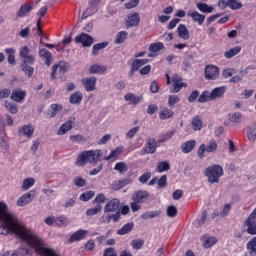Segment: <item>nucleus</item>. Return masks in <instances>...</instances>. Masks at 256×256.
I'll list each match as a JSON object with an SVG mask.
<instances>
[{"mask_svg":"<svg viewBox=\"0 0 256 256\" xmlns=\"http://www.w3.org/2000/svg\"><path fill=\"white\" fill-rule=\"evenodd\" d=\"M157 151V140L155 138H147L144 147L142 148L141 155H153Z\"/></svg>","mask_w":256,"mask_h":256,"instance_id":"5","label":"nucleus"},{"mask_svg":"<svg viewBox=\"0 0 256 256\" xmlns=\"http://www.w3.org/2000/svg\"><path fill=\"white\" fill-rule=\"evenodd\" d=\"M89 231L79 229L78 231L74 232L69 239V243H75L77 241H83V239H87V235Z\"/></svg>","mask_w":256,"mask_h":256,"instance_id":"16","label":"nucleus"},{"mask_svg":"<svg viewBox=\"0 0 256 256\" xmlns=\"http://www.w3.org/2000/svg\"><path fill=\"white\" fill-rule=\"evenodd\" d=\"M247 138L252 143H254V141H256V126L251 127V128L248 129Z\"/></svg>","mask_w":256,"mask_h":256,"instance_id":"55","label":"nucleus"},{"mask_svg":"<svg viewBox=\"0 0 256 256\" xmlns=\"http://www.w3.org/2000/svg\"><path fill=\"white\" fill-rule=\"evenodd\" d=\"M162 49H165V45L162 42L153 43L149 46L151 53H159Z\"/></svg>","mask_w":256,"mask_h":256,"instance_id":"44","label":"nucleus"},{"mask_svg":"<svg viewBox=\"0 0 256 256\" xmlns=\"http://www.w3.org/2000/svg\"><path fill=\"white\" fill-rule=\"evenodd\" d=\"M102 209L103 207L100 204H98L96 207L88 209L86 211V215L88 217H93L94 215H98V213H101Z\"/></svg>","mask_w":256,"mask_h":256,"instance_id":"49","label":"nucleus"},{"mask_svg":"<svg viewBox=\"0 0 256 256\" xmlns=\"http://www.w3.org/2000/svg\"><path fill=\"white\" fill-rule=\"evenodd\" d=\"M75 42L81 43L84 47H91V45H93L94 43V40L93 37H91L89 34L81 33L80 35L75 37Z\"/></svg>","mask_w":256,"mask_h":256,"instance_id":"9","label":"nucleus"},{"mask_svg":"<svg viewBox=\"0 0 256 256\" xmlns=\"http://www.w3.org/2000/svg\"><path fill=\"white\" fill-rule=\"evenodd\" d=\"M174 115V112L169 109V108H164L160 113H159V117L160 119L162 120H165V119H171V117H173Z\"/></svg>","mask_w":256,"mask_h":256,"instance_id":"45","label":"nucleus"},{"mask_svg":"<svg viewBox=\"0 0 256 256\" xmlns=\"http://www.w3.org/2000/svg\"><path fill=\"white\" fill-rule=\"evenodd\" d=\"M172 83L173 86L170 89V93H179L182 87H187V83L183 82V78L177 74L172 76Z\"/></svg>","mask_w":256,"mask_h":256,"instance_id":"7","label":"nucleus"},{"mask_svg":"<svg viewBox=\"0 0 256 256\" xmlns=\"http://www.w3.org/2000/svg\"><path fill=\"white\" fill-rule=\"evenodd\" d=\"M191 123L195 131H201V129H203V120H201V117L199 116L194 117Z\"/></svg>","mask_w":256,"mask_h":256,"instance_id":"36","label":"nucleus"},{"mask_svg":"<svg viewBox=\"0 0 256 256\" xmlns=\"http://www.w3.org/2000/svg\"><path fill=\"white\" fill-rule=\"evenodd\" d=\"M204 242H203V247L205 249H210V247H213L217 243V238L215 237H208L204 236Z\"/></svg>","mask_w":256,"mask_h":256,"instance_id":"42","label":"nucleus"},{"mask_svg":"<svg viewBox=\"0 0 256 256\" xmlns=\"http://www.w3.org/2000/svg\"><path fill=\"white\" fill-rule=\"evenodd\" d=\"M226 91H227V86H221V87L214 88L210 92L212 101L221 97L222 95H225Z\"/></svg>","mask_w":256,"mask_h":256,"instance_id":"22","label":"nucleus"},{"mask_svg":"<svg viewBox=\"0 0 256 256\" xmlns=\"http://www.w3.org/2000/svg\"><path fill=\"white\" fill-rule=\"evenodd\" d=\"M236 73H237V70L233 68H226L222 72V77L224 79H229V77H233V75H235Z\"/></svg>","mask_w":256,"mask_h":256,"instance_id":"57","label":"nucleus"},{"mask_svg":"<svg viewBox=\"0 0 256 256\" xmlns=\"http://www.w3.org/2000/svg\"><path fill=\"white\" fill-rule=\"evenodd\" d=\"M15 253L20 256H32L31 252L27 248H19Z\"/></svg>","mask_w":256,"mask_h":256,"instance_id":"64","label":"nucleus"},{"mask_svg":"<svg viewBox=\"0 0 256 256\" xmlns=\"http://www.w3.org/2000/svg\"><path fill=\"white\" fill-rule=\"evenodd\" d=\"M125 101H127L128 103H130L131 105H139V103H141V101H143V96H137L135 95V93H127L124 96Z\"/></svg>","mask_w":256,"mask_h":256,"instance_id":"18","label":"nucleus"},{"mask_svg":"<svg viewBox=\"0 0 256 256\" xmlns=\"http://www.w3.org/2000/svg\"><path fill=\"white\" fill-rule=\"evenodd\" d=\"M247 73H249V71L247 69L241 70L240 75H236V76L232 77L229 80V83H239L240 81H243V77H245V75H247Z\"/></svg>","mask_w":256,"mask_h":256,"instance_id":"46","label":"nucleus"},{"mask_svg":"<svg viewBox=\"0 0 256 256\" xmlns=\"http://www.w3.org/2000/svg\"><path fill=\"white\" fill-rule=\"evenodd\" d=\"M143 245H145V241L142 239H134L131 242L132 249H136V251H139V249H142Z\"/></svg>","mask_w":256,"mask_h":256,"instance_id":"54","label":"nucleus"},{"mask_svg":"<svg viewBox=\"0 0 256 256\" xmlns=\"http://www.w3.org/2000/svg\"><path fill=\"white\" fill-rule=\"evenodd\" d=\"M55 225H57V227H66L67 218L65 216L56 217L55 218Z\"/></svg>","mask_w":256,"mask_h":256,"instance_id":"59","label":"nucleus"},{"mask_svg":"<svg viewBox=\"0 0 256 256\" xmlns=\"http://www.w3.org/2000/svg\"><path fill=\"white\" fill-rule=\"evenodd\" d=\"M39 55L41 57H44V59H46L45 64L49 67V65H51V59H52V54L49 52V50L47 49H41L39 51Z\"/></svg>","mask_w":256,"mask_h":256,"instance_id":"38","label":"nucleus"},{"mask_svg":"<svg viewBox=\"0 0 256 256\" xmlns=\"http://www.w3.org/2000/svg\"><path fill=\"white\" fill-rule=\"evenodd\" d=\"M25 97H27V91L16 88L12 90L10 99H12V101H15L16 103H21L25 100Z\"/></svg>","mask_w":256,"mask_h":256,"instance_id":"15","label":"nucleus"},{"mask_svg":"<svg viewBox=\"0 0 256 256\" xmlns=\"http://www.w3.org/2000/svg\"><path fill=\"white\" fill-rule=\"evenodd\" d=\"M197 9L201 11V13H213L214 9L213 6H209L207 3H197L196 4Z\"/></svg>","mask_w":256,"mask_h":256,"instance_id":"35","label":"nucleus"},{"mask_svg":"<svg viewBox=\"0 0 256 256\" xmlns=\"http://www.w3.org/2000/svg\"><path fill=\"white\" fill-rule=\"evenodd\" d=\"M102 155V151L99 149L84 151L77 157L76 165H78V167H85L87 163L93 165V163H97V161L101 159Z\"/></svg>","mask_w":256,"mask_h":256,"instance_id":"2","label":"nucleus"},{"mask_svg":"<svg viewBox=\"0 0 256 256\" xmlns=\"http://www.w3.org/2000/svg\"><path fill=\"white\" fill-rule=\"evenodd\" d=\"M123 153V147H118L110 152V154L105 157V161H109L110 159H117L119 155Z\"/></svg>","mask_w":256,"mask_h":256,"instance_id":"41","label":"nucleus"},{"mask_svg":"<svg viewBox=\"0 0 256 256\" xmlns=\"http://www.w3.org/2000/svg\"><path fill=\"white\" fill-rule=\"evenodd\" d=\"M178 36L180 39H184V41H187L189 39V30L187 29V26L184 24H180L177 28Z\"/></svg>","mask_w":256,"mask_h":256,"instance_id":"28","label":"nucleus"},{"mask_svg":"<svg viewBox=\"0 0 256 256\" xmlns=\"http://www.w3.org/2000/svg\"><path fill=\"white\" fill-rule=\"evenodd\" d=\"M29 53H30V50L27 46H24L20 50V57L24 59L22 64L33 65L35 63V56L30 55Z\"/></svg>","mask_w":256,"mask_h":256,"instance_id":"10","label":"nucleus"},{"mask_svg":"<svg viewBox=\"0 0 256 256\" xmlns=\"http://www.w3.org/2000/svg\"><path fill=\"white\" fill-rule=\"evenodd\" d=\"M107 71V66L101 64H94L89 68L90 75H103Z\"/></svg>","mask_w":256,"mask_h":256,"instance_id":"20","label":"nucleus"},{"mask_svg":"<svg viewBox=\"0 0 256 256\" xmlns=\"http://www.w3.org/2000/svg\"><path fill=\"white\" fill-rule=\"evenodd\" d=\"M228 119L231 123H241V120L243 119V113L241 112H233L228 114Z\"/></svg>","mask_w":256,"mask_h":256,"instance_id":"32","label":"nucleus"},{"mask_svg":"<svg viewBox=\"0 0 256 256\" xmlns=\"http://www.w3.org/2000/svg\"><path fill=\"white\" fill-rule=\"evenodd\" d=\"M133 227H135V224L133 222H129L125 224L121 229L117 231L118 235H127L133 231Z\"/></svg>","mask_w":256,"mask_h":256,"instance_id":"33","label":"nucleus"},{"mask_svg":"<svg viewBox=\"0 0 256 256\" xmlns=\"http://www.w3.org/2000/svg\"><path fill=\"white\" fill-rule=\"evenodd\" d=\"M166 213L168 215V217H177V213H178V210H177V207L175 206H169L166 210Z\"/></svg>","mask_w":256,"mask_h":256,"instance_id":"63","label":"nucleus"},{"mask_svg":"<svg viewBox=\"0 0 256 256\" xmlns=\"http://www.w3.org/2000/svg\"><path fill=\"white\" fill-rule=\"evenodd\" d=\"M141 21V16H139V13L133 12L127 15L125 27L126 29H133V27H137Z\"/></svg>","mask_w":256,"mask_h":256,"instance_id":"6","label":"nucleus"},{"mask_svg":"<svg viewBox=\"0 0 256 256\" xmlns=\"http://www.w3.org/2000/svg\"><path fill=\"white\" fill-rule=\"evenodd\" d=\"M169 169H171V166L168 164V162H160L157 165L158 173H163L165 171H169Z\"/></svg>","mask_w":256,"mask_h":256,"instance_id":"58","label":"nucleus"},{"mask_svg":"<svg viewBox=\"0 0 256 256\" xmlns=\"http://www.w3.org/2000/svg\"><path fill=\"white\" fill-rule=\"evenodd\" d=\"M63 110V105L61 104H51L50 109L46 112V117L48 119H53L59 113V111Z\"/></svg>","mask_w":256,"mask_h":256,"instance_id":"19","label":"nucleus"},{"mask_svg":"<svg viewBox=\"0 0 256 256\" xmlns=\"http://www.w3.org/2000/svg\"><path fill=\"white\" fill-rule=\"evenodd\" d=\"M21 69L29 79H31L35 73V68L29 66L28 64H21Z\"/></svg>","mask_w":256,"mask_h":256,"instance_id":"39","label":"nucleus"},{"mask_svg":"<svg viewBox=\"0 0 256 256\" xmlns=\"http://www.w3.org/2000/svg\"><path fill=\"white\" fill-rule=\"evenodd\" d=\"M218 144L215 140H210L206 146V153H215L217 151Z\"/></svg>","mask_w":256,"mask_h":256,"instance_id":"50","label":"nucleus"},{"mask_svg":"<svg viewBox=\"0 0 256 256\" xmlns=\"http://www.w3.org/2000/svg\"><path fill=\"white\" fill-rule=\"evenodd\" d=\"M33 199H35V191H30V192L22 195L18 199L17 205H18V207H25V205H29V203H31V201H33Z\"/></svg>","mask_w":256,"mask_h":256,"instance_id":"14","label":"nucleus"},{"mask_svg":"<svg viewBox=\"0 0 256 256\" xmlns=\"http://www.w3.org/2000/svg\"><path fill=\"white\" fill-rule=\"evenodd\" d=\"M204 175L207 177L208 183H219L221 177H223V167L219 164L209 166L204 170Z\"/></svg>","mask_w":256,"mask_h":256,"instance_id":"3","label":"nucleus"},{"mask_svg":"<svg viewBox=\"0 0 256 256\" xmlns=\"http://www.w3.org/2000/svg\"><path fill=\"white\" fill-rule=\"evenodd\" d=\"M159 215H161V210L146 211L144 214L141 215V219L149 221V219H155V217H159Z\"/></svg>","mask_w":256,"mask_h":256,"instance_id":"30","label":"nucleus"},{"mask_svg":"<svg viewBox=\"0 0 256 256\" xmlns=\"http://www.w3.org/2000/svg\"><path fill=\"white\" fill-rule=\"evenodd\" d=\"M32 10H33V3L24 4L18 10L17 17H25V15H27V13H31Z\"/></svg>","mask_w":256,"mask_h":256,"instance_id":"26","label":"nucleus"},{"mask_svg":"<svg viewBox=\"0 0 256 256\" xmlns=\"http://www.w3.org/2000/svg\"><path fill=\"white\" fill-rule=\"evenodd\" d=\"M109 42H101L98 44H95L92 48V55H99V51H101V49H105L106 47H108Z\"/></svg>","mask_w":256,"mask_h":256,"instance_id":"43","label":"nucleus"},{"mask_svg":"<svg viewBox=\"0 0 256 256\" xmlns=\"http://www.w3.org/2000/svg\"><path fill=\"white\" fill-rule=\"evenodd\" d=\"M56 71L60 73H67L69 71V64L67 62H59V64L54 65Z\"/></svg>","mask_w":256,"mask_h":256,"instance_id":"53","label":"nucleus"},{"mask_svg":"<svg viewBox=\"0 0 256 256\" xmlns=\"http://www.w3.org/2000/svg\"><path fill=\"white\" fill-rule=\"evenodd\" d=\"M239 53H241V46H236L226 51L224 53V57L226 59H233V57H235V55H239Z\"/></svg>","mask_w":256,"mask_h":256,"instance_id":"31","label":"nucleus"},{"mask_svg":"<svg viewBox=\"0 0 256 256\" xmlns=\"http://www.w3.org/2000/svg\"><path fill=\"white\" fill-rule=\"evenodd\" d=\"M188 17H191L192 21L198 23V25L205 23V15L199 13L197 10H190L188 12Z\"/></svg>","mask_w":256,"mask_h":256,"instance_id":"17","label":"nucleus"},{"mask_svg":"<svg viewBox=\"0 0 256 256\" xmlns=\"http://www.w3.org/2000/svg\"><path fill=\"white\" fill-rule=\"evenodd\" d=\"M5 53H7V61L10 65H15V50L13 48H7L5 50Z\"/></svg>","mask_w":256,"mask_h":256,"instance_id":"47","label":"nucleus"},{"mask_svg":"<svg viewBox=\"0 0 256 256\" xmlns=\"http://www.w3.org/2000/svg\"><path fill=\"white\" fill-rule=\"evenodd\" d=\"M119 207H121V201H119L117 198H114L106 203L104 211L105 213H115L119 211Z\"/></svg>","mask_w":256,"mask_h":256,"instance_id":"11","label":"nucleus"},{"mask_svg":"<svg viewBox=\"0 0 256 256\" xmlns=\"http://www.w3.org/2000/svg\"><path fill=\"white\" fill-rule=\"evenodd\" d=\"M73 183L76 187H85V185H87V180L81 177H76L74 178Z\"/></svg>","mask_w":256,"mask_h":256,"instance_id":"61","label":"nucleus"},{"mask_svg":"<svg viewBox=\"0 0 256 256\" xmlns=\"http://www.w3.org/2000/svg\"><path fill=\"white\" fill-rule=\"evenodd\" d=\"M218 7L220 9H231L232 11H237L243 9V4L239 0H219Z\"/></svg>","mask_w":256,"mask_h":256,"instance_id":"4","label":"nucleus"},{"mask_svg":"<svg viewBox=\"0 0 256 256\" xmlns=\"http://www.w3.org/2000/svg\"><path fill=\"white\" fill-rule=\"evenodd\" d=\"M181 101V98L177 95H170L168 96V107H173L174 105H177Z\"/></svg>","mask_w":256,"mask_h":256,"instance_id":"60","label":"nucleus"},{"mask_svg":"<svg viewBox=\"0 0 256 256\" xmlns=\"http://www.w3.org/2000/svg\"><path fill=\"white\" fill-rule=\"evenodd\" d=\"M129 33L127 31H120L116 34L114 43L116 45H121V43H125V39H127Z\"/></svg>","mask_w":256,"mask_h":256,"instance_id":"34","label":"nucleus"},{"mask_svg":"<svg viewBox=\"0 0 256 256\" xmlns=\"http://www.w3.org/2000/svg\"><path fill=\"white\" fill-rule=\"evenodd\" d=\"M81 83L86 91H95V85H97V77H85L81 80Z\"/></svg>","mask_w":256,"mask_h":256,"instance_id":"13","label":"nucleus"},{"mask_svg":"<svg viewBox=\"0 0 256 256\" xmlns=\"http://www.w3.org/2000/svg\"><path fill=\"white\" fill-rule=\"evenodd\" d=\"M247 227V233L249 235H256V220L254 222L245 223Z\"/></svg>","mask_w":256,"mask_h":256,"instance_id":"56","label":"nucleus"},{"mask_svg":"<svg viewBox=\"0 0 256 256\" xmlns=\"http://www.w3.org/2000/svg\"><path fill=\"white\" fill-rule=\"evenodd\" d=\"M0 235H16L18 239L24 241L29 247L34 249L35 253L40 256H59L53 249L45 247L43 240L35 234L31 228L26 227L13 212L9 210V207L5 202H0Z\"/></svg>","mask_w":256,"mask_h":256,"instance_id":"1","label":"nucleus"},{"mask_svg":"<svg viewBox=\"0 0 256 256\" xmlns=\"http://www.w3.org/2000/svg\"><path fill=\"white\" fill-rule=\"evenodd\" d=\"M139 133V126H136L134 128H131L127 133H126V139H133L135 135Z\"/></svg>","mask_w":256,"mask_h":256,"instance_id":"62","label":"nucleus"},{"mask_svg":"<svg viewBox=\"0 0 256 256\" xmlns=\"http://www.w3.org/2000/svg\"><path fill=\"white\" fill-rule=\"evenodd\" d=\"M73 127H75V118H70L59 127L57 135H66Z\"/></svg>","mask_w":256,"mask_h":256,"instance_id":"12","label":"nucleus"},{"mask_svg":"<svg viewBox=\"0 0 256 256\" xmlns=\"http://www.w3.org/2000/svg\"><path fill=\"white\" fill-rule=\"evenodd\" d=\"M149 193L145 190L137 191L133 194L132 200L136 201V203H143L145 199H148Z\"/></svg>","mask_w":256,"mask_h":256,"instance_id":"21","label":"nucleus"},{"mask_svg":"<svg viewBox=\"0 0 256 256\" xmlns=\"http://www.w3.org/2000/svg\"><path fill=\"white\" fill-rule=\"evenodd\" d=\"M246 249L249 256H256V236L247 242Z\"/></svg>","mask_w":256,"mask_h":256,"instance_id":"23","label":"nucleus"},{"mask_svg":"<svg viewBox=\"0 0 256 256\" xmlns=\"http://www.w3.org/2000/svg\"><path fill=\"white\" fill-rule=\"evenodd\" d=\"M35 185L34 178H26L23 180V184L21 186L22 191H29L31 187Z\"/></svg>","mask_w":256,"mask_h":256,"instance_id":"40","label":"nucleus"},{"mask_svg":"<svg viewBox=\"0 0 256 256\" xmlns=\"http://www.w3.org/2000/svg\"><path fill=\"white\" fill-rule=\"evenodd\" d=\"M114 171H118L120 175H123V173H127V171H129V167H127L125 162H118L114 166Z\"/></svg>","mask_w":256,"mask_h":256,"instance_id":"37","label":"nucleus"},{"mask_svg":"<svg viewBox=\"0 0 256 256\" xmlns=\"http://www.w3.org/2000/svg\"><path fill=\"white\" fill-rule=\"evenodd\" d=\"M95 197V191H86L79 197L80 201H91Z\"/></svg>","mask_w":256,"mask_h":256,"instance_id":"52","label":"nucleus"},{"mask_svg":"<svg viewBox=\"0 0 256 256\" xmlns=\"http://www.w3.org/2000/svg\"><path fill=\"white\" fill-rule=\"evenodd\" d=\"M4 107L10 112L12 113V115H17L19 109L17 108V105L9 102V101H5L4 103Z\"/></svg>","mask_w":256,"mask_h":256,"instance_id":"48","label":"nucleus"},{"mask_svg":"<svg viewBox=\"0 0 256 256\" xmlns=\"http://www.w3.org/2000/svg\"><path fill=\"white\" fill-rule=\"evenodd\" d=\"M207 101H213V98H211V92L205 91L199 96L198 103H207Z\"/></svg>","mask_w":256,"mask_h":256,"instance_id":"51","label":"nucleus"},{"mask_svg":"<svg viewBox=\"0 0 256 256\" xmlns=\"http://www.w3.org/2000/svg\"><path fill=\"white\" fill-rule=\"evenodd\" d=\"M20 135H23L24 137H33V133H35V128L33 125L28 124L22 127L19 131Z\"/></svg>","mask_w":256,"mask_h":256,"instance_id":"24","label":"nucleus"},{"mask_svg":"<svg viewBox=\"0 0 256 256\" xmlns=\"http://www.w3.org/2000/svg\"><path fill=\"white\" fill-rule=\"evenodd\" d=\"M205 77L208 81H215L216 79H219V67L215 65L206 66Z\"/></svg>","mask_w":256,"mask_h":256,"instance_id":"8","label":"nucleus"},{"mask_svg":"<svg viewBox=\"0 0 256 256\" xmlns=\"http://www.w3.org/2000/svg\"><path fill=\"white\" fill-rule=\"evenodd\" d=\"M195 145H197V142L195 140L184 142L181 145L182 153H191V151L195 149Z\"/></svg>","mask_w":256,"mask_h":256,"instance_id":"27","label":"nucleus"},{"mask_svg":"<svg viewBox=\"0 0 256 256\" xmlns=\"http://www.w3.org/2000/svg\"><path fill=\"white\" fill-rule=\"evenodd\" d=\"M83 101V93L81 91H77L70 95L69 103L72 105H79Z\"/></svg>","mask_w":256,"mask_h":256,"instance_id":"25","label":"nucleus"},{"mask_svg":"<svg viewBox=\"0 0 256 256\" xmlns=\"http://www.w3.org/2000/svg\"><path fill=\"white\" fill-rule=\"evenodd\" d=\"M146 63H149L148 59H136L132 62V73H135V71H139L143 65H146Z\"/></svg>","mask_w":256,"mask_h":256,"instance_id":"29","label":"nucleus"}]
</instances>
